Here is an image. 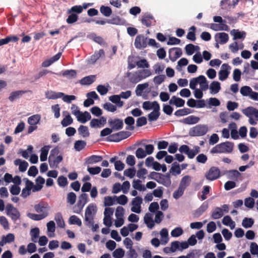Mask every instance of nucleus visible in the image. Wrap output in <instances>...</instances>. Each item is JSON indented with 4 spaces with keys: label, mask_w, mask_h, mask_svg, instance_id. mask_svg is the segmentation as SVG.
Masks as SVG:
<instances>
[{
    "label": "nucleus",
    "mask_w": 258,
    "mask_h": 258,
    "mask_svg": "<svg viewBox=\"0 0 258 258\" xmlns=\"http://www.w3.org/2000/svg\"><path fill=\"white\" fill-rule=\"evenodd\" d=\"M29 91H23V90H18L16 91H13L11 93L9 97V100L11 102H13L15 100L19 99L21 97H22L24 94L28 92Z\"/></svg>",
    "instance_id": "nucleus-19"
},
{
    "label": "nucleus",
    "mask_w": 258,
    "mask_h": 258,
    "mask_svg": "<svg viewBox=\"0 0 258 258\" xmlns=\"http://www.w3.org/2000/svg\"><path fill=\"white\" fill-rule=\"evenodd\" d=\"M196 28L195 26H191L189 30H192V31H189L187 34L186 38L187 39H189L191 41H195L196 39V34L195 33V31L196 30Z\"/></svg>",
    "instance_id": "nucleus-53"
},
{
    "label": "nucleus",
    "mask_w": 258,
    "mask_h": 258,
    "mask_svg": "<svg viewBox=\"0 0 258 258\" xmlns=\"http://www.w3.org/2000/svg\"><path fill=\"white\" fill-rule=\"evenodd\" d=\"M41 118L39 114H35L31 116L28 119V122L30 125H35L39 123Z\"/></svg>",
    "instance_id": "nucleus-31"
},
{
    "label": "nucleus",
    "mask_w": 258,
    "mask_h": 258,
    "mask_svg": "<svg viewBox=\"0 0 258 258\" xmlns=\"http://www.w3.org/2000/svg\"><path fill=\"white\" fill-rule=\"evenodd\" d=\"M78 133L83 138L88 137L90 135L88 127L83 125H81L79 127Z\"/></svg>",
    "instance_id": "nucleus-33"
},
{
    "label": "nucleus",
    "mask_w": 258,
    "mask_h": 258,
    "mask_svg": "<svg viewBox=\"0 0 258 258\" xmlns=\"http://www.w3.org/2000/svg\"><path fill=\"white\" fill-rule=\"evenodd\" d=\"M208 131L207 125L198 124L191 128L189 131V135L191 137L202 136L205 135Z\"/></svg>",
    "instance_id": "nucleus-4"
},
{
    "label": "nucleus",
    "mask_w": 258,
    "mask_h": 258,
    "mask_svg": "<svg viewBox=\"0 0 258 258\" xmlns=\"http://www.w3.org/2000/svg\"><path fill=\"white\" fill-rule=\"evenodd\" d=\"M136 156L138 159H141L145 158L147 155L143 148H139L136 151Z\"/></svg>",
    "instance_id": "nucleus-63"
},
{
    "label": "nucleus",
    "mask_w": 258,
    "mask_h": 258,
    "mask_svg": "<svg viewBox=\"0 0 258 258\" xmlns=\"http://www.w3.org/2000/svg\"><path fill=\"white\" fill-rule=\"evenodd\" d=\"M73 118H72L70 114H68L65 117H64L63 119L61 120V124L63 126L66 127L71 124L73 123Z\"/></svg>",
    "instance_id": "nucleus-46"
},
{
    "label": "nucleus",
    "mask_w": 258,
    "mask_h": 258,
    "mask_svg": "<svg viewBox=\"0 0 258 258\" xmlns=\"http://www.w3.org/2000/svg\"><path fill=\"white\" fill-rule=\"evenodd\" d=\"M234 144L228 141L220 143L213 147L211 153H230L233 151Z\"/></svg>",
    "instance_id": "nucleus-1"
},
{
    "label": "nucleus",
    "mask_w": 258,
    "mask_h": 258,
    "mask_svg": "<svg viewBox=\"0 0 258 258\" xmlns=\"http://www.w3.org/2000/svg\"><path fill=\"white\" fill-rule=\"evenodd\" d=\"M240 92L244 96H249L252 92V89L249 86H245L240 88Z\"/></svg>",
    "instance_id": "nucleus-49"
},
{
    "label": "nucleus",
    "mask_w": 258,
    "mask_h": 258,
    "mask_svg": "<svg viewBox=\"0 0 258 258\" xmlns=\"http://www.w3.org/2000/svg\"><path fill=\"white\" fill-rule=\"evenodd\" d=\"M6 210L7 214L10 216L13 220L16 221L20 218V214L19 212L12 204H7Z\"/></svg>",
    "instance_id": "nucleus-7"
},
{
    "label": "nucleus",
    "mask_w": 258,
    "mask_h": 258,
    "mask_svg": "<svg viewBox=\"0 0 258 258\" xmlns=\"http://www.w3.org/2000/svg\"><path fill=\"white\" fill-rule=\"evenodd\" d=\"M41 151V152L40 156V159L41 161H45L47 159V157L48 153V149L46 146H45L42 148Z\"/></svg>",
    "instance_id": "nucleus-56"
},
{
    "label": "nucleus",
    "mask_w": 258,
    "mask_h": 258,
    "mask_svg": "<svg viewBox=\"0 0 258 258\" xmlns=\"http://www.w3.org/2000/svg\"><path fill=\"white\" fill-rule=\"evenodd\" d=\"M106 22L112 25H121L125 23V20L122 19L119 16H115L110 19L106 20Z\"/></svg>",
    "instance_id": "nucleus-26"
},
{
    "label": "nucleus",
    "mask_w": 258,
    "mask_h": 258,
    "mask_svg": "<svg viewBox=\"0 0 258 258\" xmlns=\"http://www.w3.org/2000/svg\"><path fill=\"white\" fill-rule=\"evenodd\" d=\"M231 34L233 35V39H244L246 36L244 31H239L238 30L233 29L231 31Z\"/></svg>",
    "instance_id": "nucleus-29"
},
{
    "label": "nucleus",
    "mask_w": 258,
    "mask_h": 258,
    "mask_svg": "<svg viewBox=\"0 0 258 258\" xmlns=\"http://www.w3.org/2000/svg\"><path fill=\"white\" fill-rule=\"evenodd\" d=\"M40 231L38 228L35 227L30 231V235L31 236V240L34 242L37 241V238L39 237Z\"/></svg>",
    "instance_id": "nucleus-37"
},
{
    "label": "nucleus",
    "mask_w": 258,
    "mask_h": 258,
    "mask_svg": "<svg viewBox=\"0 0 258 258\" xmlns=\"http://www.w3.org/2000/svg\"><path fill=\"white\" fill-rule=\"evenodd\" d=\"M126 76L128 77V80L131 83L136 84L141 81L139 74V71H136L133 73L131 72H127L126 74Z\"/></svg>",
    "instance_id": "nucleus-21"
},
{
    "label": "nucleus",
    "mask_w": 258,
    "mask_h": 258,
    "mask_svg": "<svg viewBox=\"0 0 258 258\" xmlns=\"http://www.w3.org/2000/svg\"><path fill=\"white\" fill-rule=\"evenodd\" d=\"M142 23L146 26L149 27L154 25L156 21L153 16L150 14H145L142 19Z\"/></svg>",
    "instance_id": "nucleus-16"
},
{
    "label": "nucleus",
    "mask_w": 258,
    "mask_h": 258,
    "mask_svg": "<svg viewBox=\"0 0 258 258\" xmlns=\"http://www.w3.org/2000/svg\"><path fill=\"white\" fill-rule=\"evenodd\" d=\"M62 76L68 77L70 79L75 78L77 76V72L74 70H66L63 72Z\"/></svg>",
    "instance_id": "nucleus-51"
},
{
    "label": "nucleus",
    "mask_w": 258,
    "mask_h": 258,
    "mask_svg": "<svg viewBox=\"0 0 258 258\" xmlns=\"http://www.w3.org/2000/svg\"><path fill=\"white\" fill-rule=\"evenodd\" d=\"M86 145V143L85 141L78 140L75 143L74 148L77 151H80L85 147Z\"/></svg>",
    "instance_id": "nucleus-42"
},
{
    "label": "nucleus",
    "mask_w": 258,
    "mask_h": 258,
    "mask_svg": "<svg viewBox=\"0 0 258 258\" xmlns=\"http://www.w3.org/2000/svg\"><path fill=\"white\" fill-rule=\"evenodd\" d=\"M141 181L139 179L134 180L133 182V186L134 188L138 189L140 191H144L146 190V187L142 184Z\"/></svg>",
    "instance_id": "nucleus-39"
},
{
    "label": "nucleus",
    "mask_w": 258,
    "mask_h": 258,
    "mask_svg": "<svg viewBox=\"0 0 258 258\" xmlns=\"http://www.w3.org/2000/svg\"><path fill=\"white\" fill-rule=\"evenodd\" d=\"M124 122L126 124L128 125V126H126L125 129L128 130L133 131L134 130L135 127L133 125L135 123V119L132 116H128L124 119Z\"/></svg>",
    "instance_id": "nucleus-35"
},
{
    "label": "nucleus",
    "mask_w": 258,
    "mask_h": 258,
    "mask_svg": "<svg viewBox=\"0 0 258 258\" xmlns=\"http://www.w3.org/2000/svg\"><path fill=\"white\" fill-rule=\"evenodd\" d=\"M199 121L200 118L199 117L190 115L183 118L180 122L186 124H194L198 123Z\"/></svg>",
    "instance_id": "nucleus-22"
},
{
    "label": "nucleus",
    "mask_w": 258,
    "mask_h": 258,
    "mask_svg": "<svg viewBox=\"0 0 258 258\" xmlns=\"http://www.w3.org/2000/svg\"><path fill=\"white\" fill-rule=\"evenodd\" d=\"M55 223L53 221H50L47 223V228L48 231V235L51 237L52 236L49 232L53 233L55 231Z\"/></svg>",
    "instance_id": "nucleus-55"
},
{
    "label": "nucleus",
    "mask_w": 258,
    "mask_h": 258,
    "mask_svg": "<svg viewBox=\"0 0 258 258\" xmlns=\"http://www.w3.org/2000/svg\"><path fill=\"white\" fill-rule=\"evenodd\" d=\"M95 77V76H89L84 77L80 81V83L82 85H90L94 82Z\"/></svg>",
    "instance_id": "nucleus-34"
},
{
    "label": "nucleus",
    "mask_w": 258,
    "mask_h": 258,
    "mask_svg": "<svg viewBox=\"0 0 258 258\" xmlns=\"http://www.w3.org/2000/svg\"><path fill=\"white\" fill-rule=\"evenodd\" d=\"M83 11V7L80 5H76L72 7L70 9L68 10V13L71 14L72 13H76L77 14H80Z\"/></svg>",
    "instance_id": "nucleus-48"
},
{
    "label": "nucleus",
    "mask_w": 258,
    "mask_h": 258,
    "mask_svg": "<svg viewBox=\"0 0 258 258\" xmlns=\"http://www.w3.org/2000/svg\"><path fill=\"white\" fill-rule=\"evenodd\" d=\"M69 223L71 225L76 224L79 226H82V221L81 220L75 215H72L70 216L69 219Z\"/></svg>",
    "instance_id": "nucleus-38"
},
{
    "label": "nucleus",
    "mask_w": 258,
    "mask_h": 258,
    "mask_svg": "<svg viewBox=\"0 0 258 258\" xmlns=\"http://www.w3.org/2000/svg\"><path fill=\"white\" fill-rule=\"evenodd\" d=\"M215 38L216 41L221 44L226 43L229 39L228 34L224 32L217 33L215 34Z\"/></svg>",
    "instance_id": "nucleus-18"
},
{
    "label": "nucleus",
    "mask_w": 258,
    "mask_h": 258,
    "mask_svg": "<svg viewBox=\"0 0 258 258\" xmlns=\"http://www.w3.org/2000/svg\"><path fill=\"white\" fill-rule=\"evenodd\" d=\"M191 180L189 175H185L181 179L179 186L185 190L190 184Z\"/></svg>",
    "instance_id": "nucleus-25"
},
{
    "label": "nucleus",
    "mask_w": 258,
    "mask_h": 258,
    "mask_svg": "<svg viewBox=\"0 0 258 258\" xmlns=\"http://www.w3.org/2000/svg\"><path fill=\"white\" fill-rule=\"evenodd\" d=\"M211 93L217 94L221 89L220 83L217 81L212 82L209 87Z\"/></svg>",
    "instance_id": "nucleus-28"
},
{
    "label": "nucleus",
    "mask_w": 258,
    "mask_h": 258,
    "mask_svg": "<svg viewBox=\"0 0 258 258\" xmlns=\"http://www.w3.org/2000/svg\"><path fill=\"white\" fill-rule=\"evenodd\" d=\"M103 107L104 109L108 111L113 112L116 110V106L109 102L105 103Z\"/></svg>",
    "instance_id": "nucleus-60"
},
{
    "label": "nucleus",
    "mask_w": 258,
    "mask_h": 258,
    "mask_svg": "<svg viewBox=\"0 0 258 258\" xmlns=\"http://www.w3.org/2000/svg\"><path fill=\"white\" fill-rule=\"evenodd\" d=\"M114 258H122L124 255V251L120 248L116 249L112 253Z\"/></svg>",
    "instance_id": "nucleus-58"
},
{
    "label": "nucleus",
    "mask_w": 258,
    "mask_h": 258,
    "mask_svg": "<svg viewBox=\"0 0 258 258\" xmlns=\"http://www.w3.org/2000/svg\"><path fill=\"white\" fill-rule=\"evenodd\" d=\"M149 86L148 83H145L142 84H139L137 86L136 88V94L137 95H141V93L143 92L144 90L146 88H148Z\"/></svg>",
    "instance_id": "nucleus-54"
},
{
    "label": "nucleus",
    "mask_w": 258,
    "mask_h": 258,
    "mask_svg": "<svg viewBox=\"0 0 258 258\" xmlns=\"http://www.w3.org/2000/svg\"><path fill=\"white\" fill-rule=\"evenodd\" d=\"M169 103L170 105H174L177 107H180L184 106L185 101L180 98L173 96L169 100Z\"/></svg>",
    "instance_id": "nucleus-20"
},
{
    "label": "nucleus",
    "mask_w": 258,
    "mask_h": 258,
    "mask_svg": "<svg viewBox=\"0 0 258 258\" xmlns=\"http://www.w3.org/2000/svg\"><path fill=\"white\" fill-rule=\"evenodd\" d=\"M15 240V235L13 233H9L6 236H3L0 241V246H3L5 244L11 243Z\"/></svg>",
    "instance_id": "nucleus-24"
},
{
    "label": "nucleus",
    "mask_w": 258,
    "mask_h": 258,
    "mask_svg": "<svg viewBox=\"0 0 258 258\" xmlns=\"http://www.w3.org/2000/svg\"><path fill=\"white\" fill-rule=\"evenodd\" d=\"M221 68L222 69L219 72V79L222 81L228 78L229 74L228 70L230 67L227 63H224L222 65Z\"/></svg>",
    "instance_id": "nucleus-17"
},
{
    "label": "nucleus",
    "mask_w": 258,
    "mask_h": 258,
    "mask_svg": "<svg viewBox=\"0 0 258 258\" xmlns=\"http://www.w3.org/2000/svg\"><path fill=\"white\" fill-rule=\"evenodd\" d=\"M74 115H76L78 121L85 123L91 118L90 114L87 111L82 112L80 111H77L74 112Z\"/></svg>",
    "instance_id": "nucleus-8"
},
{
    "label": "nucleus",
    "mask_w": 258,
    "mask_h": 258,
    "mask_svg": "<svg viewBox=\"0 0 258 258\" xmlns=\"http://www.w3.org/2000/svg\"><path fill=\"white\" fill-rule=\"evenodd\" d=\"M166 77L164 75H159L155 76L153 79V81L156 85H159L165 80Z\"/></svg>",
    "instance_id": "nucleus-59"
},
{
    "label": "nucleus",
    "mask_w": 258,
    "mask_h": 258,
    "mask_svg": "<svg viewBox=\"0 0 258 258\" xmlns=\"http://www.w3.org/2000/svg\"><path fill=\"white\" fill-rule=\"evenodd\" d=\"M136 64L138 68H148L150 67L149 63L146 59H142L136 62Z\"/></svg>",
    "instance_id": "nucleus-57"
},
{
    "label": "nucleus",
    "mask_w": 258,
    "mask_h": 258,
    "mask_svg": "<svg viewBox=\"0 0 258 258\" xmlns=\"http://www.w3.org/2000/svg\"><path fill=\"white\" fill-rule=\"evenodd\" d=\"M63 95V93L56 92L53 91H47L45 92L46 98L49 99H56L61 98Z\"/></svg>",
    "instance_id": "nucleus-23"
},
{
    "label": "nucleus",
    "mask_w": 258,
    "mask_h": 258,
    "mask_svg": "<svg viewBox=\"0 0 258 258\" xmlns=\"http://www.w3.org/2000/svg\"><path fill=\"white\" fill-rule=\"evenodd\" d=\"M143 202V199L140 197H136L134 198L132 202V204L133 206L131 208V211L136 213H140L141 210V205Z\"/></svg>",
    "instance_id": "nucleus-13"
},
{
    "label": "nucleus",
    "mask_w": 258,
    "mask_h": 258,
    "mask_svg": "<svg viewBox=\"0 0 258 258\" xmlns=\"http://www.w3.org/2000/svg\"><path fill=\"white\" fill-rule=\"evenodd\" d=\"M59 153V149L57 147L51 150L48 157V162L50 167L57 168L59 163L62 161V156L61 155L57 156Z\"/></svg>",
    "instance_id": "nucleus-2"
},
{
    "label": "nucleus",
    "mask_w": 258,
    "mask_h": 258,
    "mask_svg": "<svg viewBox=\"0 0 258 258\" xmlns=\"http://www.w3.org/2000/svg\"><path fill=\"white\" fill-rule=\"evenodd\" d=\"M254 223L252 218H244L242 221V225L245 228L251 227Z\"/></svg>",
    "instance_id": "nucleus-45"
},
{
    "label": "nucleus",
    "mask_w": 258,
    "mask_h": 258,
    "mask_svg": "<svg viewBox=\"0 0 258 258\" xmlns=\"http://www.w3.org/2000/svg\"><path fill=\"white\" fill-rule=\"evenodd\" d=\"M131 135V133L127 131H121L117 133L110 135L107 137L109 142H118L125 139Z\"/></svg>",
    "instance_id": "nucleus-5"
},
{
    "label": "nucleus",
    "mask_w": 258,
    "mask_h": 258,
    "mask_svg": "<svg viewBox=\"0 0 258 258\" xmlns=\"http://www.w3.org/2000/svg\"><path fill=\"white\" fill-rule=\"evenodd\" d=\"M49 207L47 203L44 202H40L39 204L34 206L35 211L40 214H46V217L48 216Z\"/></svg>",
    "instance_id": "nucleus-12"
},
{
    "label": "nucleus",
    "mask_w": 258,
    "mask_h": 258,
    "mask_svg": "<svg viewBox=\"0 0 258 258\" xmlns=\"http://www.w3.org/2000/svg\"><path fill=\"white\" fill-rule=\"evenodd\" d=\"M220 176V169L215 166L211 167L205 175V177L207 179L210 181L215 180L218 179L219 178Z\"/></svg>",
    "instance_id": "nucleus-6"
},
{
    "label": "nucleus",
    "mask_w": 258,
    "mask_h": 258,
    "mask_svg": "<svg viewBox=\"0 0 258 258\" xmlns=\"http://www.w3.org/2000/svg\"><path fill=\"white\" fill-rule=\"evenodd\" d=\"M27 216L35 221H39L41 220L46 217V214H33V213H28L27 214Z\"/></svg>",
    "instance_id": "nucleus-44"
},
{
    "label": "nucleus",
    "mask_w": 258,
    "mask_h": 258,
    "mask_svg": "<svg viewBox=\"0 0 258 258\" xmlns=\"http://www.w3.org/2000/svg\"><path fill=\"white\" fill-rule=\"evenodd\" d=\"M102 159L103 158L101 156L92 155L87 159L86 163L88 164H92L100 162Z\"/></svg>",
    "instance_id": "nucleus-32"
},
{
    "label": "nucleus",
    "mask_w": 258,
    "mask_h": 258,
    "mask_svg": "<svg viewBox=\"0 0 258 258\" xmlns=\"http://www.w3.org/2000/svg\"><path fill=\"white\" fill-rule=\"evenodd\" d=\"M224 215L222 212V209L220 207H216L212 211L211 217L213 219H218L221 218Z\"/></svg>",
    "instance_id": "nucleus-30"
},
{
    "label": "nucleus",
    "mask_w": 258,
    "mask_h": 258,
    "mask_svg": "<svg viewBox=\"0 0 258 258\" xmlns=\"http://www.w3.org/2000/svg\"><path fill=\"white\" fill-rule=\"evenodd\" d=\"M116 199V196H114L113 198L107 196L104 198V204L105 206H110L114 204V202Z\"/></svg>",
    "instance_id": "nucleus-52"
},
{
    "label": "nucleus",
    "mask_w": 258,
    "mask_h": 258,
    "mask_svg": "<svg viewBox=\"0 0 258 258\" xmlns=\"http://www.w3.org/2000/svg\"><path fill=\"white\" fill-rule=\"evenodd\" d=\"M250 251L252 254L257 255L258 256V245L255 242H252L250 246Z\"/></svg>",
    "instance_id": "nucleus-64"
},
{
    "label": "nucleus",
    "mask_w": 258,
    "mask_h": 258,
    "mask_svg": "<svg viewBox=\"0 0 258 258\" xmlns=\"http://www.w3.org/2000/svg\"><path fill=\"white\" fill-rule=\"evenodd\" d=\"M69 14L70 15L68 16V18L67 19V22L68 24H73L78 20V16L76 14L72 13L71 14Z\"/></svg>",
    "instance_id": "nucleus-61"
},
{
    "label": "nucleus",
    "mask_w": 258,
    "mask_h": 258,
    "mask_svg": "<svg viewBox=\"0 0 258 258\" xmlns=\"http://www.w3.org/2000/svg\"><path fill=\"white\" fill-rule=\"evenodd\" d=\"M108 123L113 131L120 130L123 126V120L119 118L110 119L108 120Z\"/></svg>",
    "instance_id": "nucleus-10"
},
{
    "label": "nucleus",
    "mask_w": 258,
    "mask_h": 258,
    "mask_svg": "<svg viewBox=\"0 0 258 258\" xmlns=\"http://www.w3.org/2000/svg\"><path fill=\"white\" fill-rule=\"evenodd\" d=\"M96 206L93 204H90L87 207L85 213V224L86 226H89L92 224L94 222V218L95 213L93 212L95 211Z\"/></svg>",
    "instance_id": "nucleus-3"
},
{
    "label": "nucleus",
    "mask_w": 258,
    "mask_h": 258,
    "mask_svg": "<svg viewBox=\"0 0 258 258\" xmlns=\"http://www.w3.org/2000/svg\"><path fill=\"white\" fill-rule=\"evenodd\" d=\"M54 219L58 227L60 228H63L64 227L65 223L60 213H57L55 216Z\"/></svg>",
    "instance_id": "nucleus-40"
},
{
    "label": "nucleus",
    "mask_w": 258,
    "mask_h": 258,
    "mask_svg": "<svg viewBox=\"0 0 258 258\" xmlns=\"http://www.w3.org/2000/svg\"><path fill=\"white\" fill-rule=\"evenodd\" d=\"M135 46L138 49L146 47L147 46V38L143 35H138L135 39Z\"/></svg>",
    "instance_id": "nucleus-11"
},
{
    "label": "nucleus",
    "mask_w": 258,
    "mask_h": 258,
    "mask_svg": "<svg viewBox=\"0 0 258 258\" xmlns=\"http://www.w3.org/2000/svg\"><path fill=\"white\" fill-rule=\"evenodd\" d=\"M154 105L156 106L152 112L148 114V119L150 121H155L157 120L160 116V106L159 103L154 101Z\"/></svg>",
    "instance_id": "nucleus-14"
},
{
    "label": "nucleus",
    "mask_w": 258,
    "mask_h": 258,
    "mask_svg": "<svg viewBox=\"0 0 258 258\" xmlns=\"http://www.w3.org/2000/svg\"><path fill=\"white\" fill-rule=\"evenodd\" d=\"M191 113L190 109L187 108L178 109L174 112V115L176 116H181L187 115Z\"/></svg>",
    "instance_id": "nucleus-43"
},
{
    "label": "nucleus",
    "mask_w": 258,
    "mask_h": 258,
    "mask_svg": "<svg viewBox=\"0 0 258 258\" xmlns=\"http://www.w3.org/2000/svg\"><path fill=\"white\" fill-rule=\"evenodd\" d=\"M169 54L171 60L174 61L181 56L182 52L180 48L174 47L169 49Z\"/></svg>",
    "instance_id": "nucleus-15"
},
{
    "label": "nucleus",
    "mask_w": 258,
    "mask_h": 258,
    "mask_svg": "<svg viewBox=\"0 0 258 258\" xmlns=\"http://www.w3.org/2000/svg\"><path fill=\"white\" fill-rule=\"evenodd\" d=\"M76 195L74 192H70L67 195V202L71 205H74L76 202Z\"/></svg>",
    "instance_id": "nucleus-47"
},
{
    "label": "nucleus",
    "mask_w": 258,
    "mask_h": 258,
    "mask_svg": "<svg viewBox=\"0 0 258 258\" xmlns=\"http://www.w3.org/2000/svg\"><path fill=\"white\" fill-rule=\"evenodd\" d=\"M184 190H185L178 186L177 189L175 190L174 192L173 193V197L175 199H178L183 195Z\"/></svg>",
    "instance_id": "nucleus-62"
},
{
    "label": "nucleus",
    "mask_w": 258,
    "mask_h": 258,
    "mask_svg": "<svg viewBox=\"0 0 258 258\" xmlns=\"http://www.w3.org/2000/svg\"><path fill=\"white\" fill-rule=\"evenodd\" d=\"M88 196L87 194H82L79 197V199L77 204V208L78 210L75 211V212L79 214L82 210L85 204L88 202Z\"/></svg>",
    "instance_id": "nucleus-9"
},
{
    "label": "nucleus",
    "mask_w": 258,
    "mask_h": 258,
    "mask_svg": "<svg viewBox=\"0 0 258 258\" xmlns=\"http://www.w3.org/2000/svg\"><path fill=\"white\" fill-rule=\"evenodd\" d=\"M100 11L104 16L108 17L112 14L111 9L108 6H102L100 7Z\"/></svg>",
    "instance_id": "nucleus-36"
},
{
    "label": "nucleus",
    "mask_w": 258,
    "mask_h": 258,
    "mask_svg": "<svg viewBox=\"0 0 258 258\" xmlns=\"http://www.w3.org/2000/svg\"><path fill=\"white\" fill-rule=\"evenodd\" d=\"M144 222L146 224L147 227L152 229L155 225L154 221L152 219V215L151 214L148 213H146L144 218Z\"/></svg>",
    "instance_id": "nucleus-27"
},
{
    "label": "nucleus",
    "mask_w": 258,
    "mask_h": 258,
    "mask_svg": "<svg viewBox=\"0 0 258 258\" xmlns=\"http://www.w3.org/2000/svg\"><path fill=\"white\" fill-rule=\"evenodd\" d=\"M170 172H171L172 174L175 175L174 173L179 174L181 172L179 165L176 162H174L172 164V167L170 170Z\"/></svg>",
    "instance_id": "nucleus-50"
},
{
    "label": "nucleus",
    "mask_w": 258,
    "mask_h": 258,
    "mask_svg": "<svg viewBox=\"0 0 258 258\" xmlns=\"http://www.w3.org/2000/svg\"><path fill=\"white\" fill-rule=\"evenodd\" d=\"M138 71L141 81L150 76L152 75V73L149 70L143 69Z\"/></svg>",
    "instance_id": "nucleus-41"
}]
</instances>
